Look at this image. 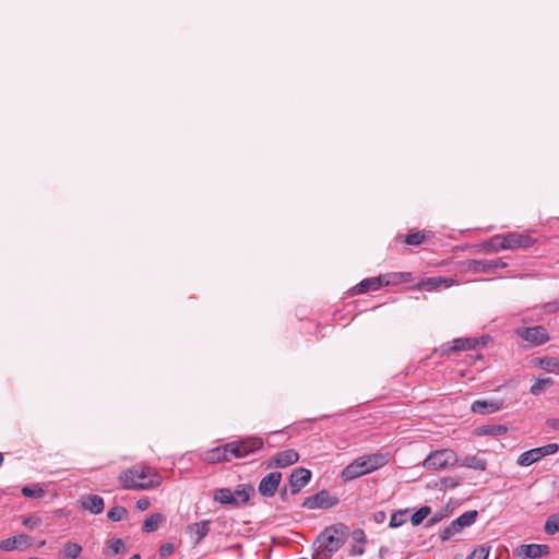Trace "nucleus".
<instances>
[{"label": "nucleus", "mask_w": 559, "mask_h": 559, "mask_svg": "<svg viewBox=\"0 0 559 559\" xmlns=\"http://www.w3.org/2000/svg\"><path fill=\"white\" fill-rule=\"evenodd\" d=\"M81 507L93 514H99L104 511V499L98 495H85L80 499Z\"/></svg>", "instance_id": "dca6fc26"}, {"label": "nucleus", "mask_w": 559, "mask_h": 559, "mask_svg": "<svg viewBox=\"0 0 559 559\" xmlns=\"http://www.w3.org/2000/svg\"><path fill=\"white\" fill-rule=\"evenodd\" d=\"M439 283H440V287H445V288H449V287H452L454 285L457 284V282L452 278V277H442V276H439Z\"/></svg>", "instance_id": "de8ad7c7"}, {"label": "nucleus", "mask_w": 559, "mask_h": 559, "mask_svg": "<svg viewBox=\"0 0 559 559\" xmlns=\"http://www.w3.org/2000/svg\"><path fill=\"white\" fill-rule=\"evenodd\" d=\"M431 509L430 507H421L419 510H417L411 518L412 524L414 526H417L421 524V522L430 514Z\"/></svg>", "instance_id": "e433bc0d"}, {"label": "nucleus", "mask_w": 559, "mask_h": 559, "mask_svg": "<svg viewBox=\"0 0 559 559\" xmlns=\"http://www.w3.org/2000/svg\"><path fill=\"white\" fill-rule=\"evenodd\" d=\"M22 493L27 498H43L45 496V490L40 486H25L22 488Z\"/></svg>", "instance_id": "4c0bfd02"}, {"label": "nucleus", "mask_w": 559, "mask_h": 559, "mask_svg": "<svg viewBox=\"0 0 559 559\" xmlns=\"http://www.w3.org/2000/svg\"><path fill=\"white\" fill-rule=\"evenodd\" d=\"M538 461H539V459L536 454V451H534V449L523 452L518 457V464L521 466H530L533 463L538 462Z\"/></svg>", "instance_id": "473e14b6"}, {"label": "nucleus", "mask_w": 559, "mask_h": 559, "mask_svg": "<svg viewBox=\"0 0 559 559\" xmlns=\"http://www.w3.org/2000/svg\"><path fill=\"white\" fill-rule=\"evenodd\" d=\"M311 479V472L304 467H298L293 471L289 477L292 493H298Z\"/></svg>", "instance_id": "4468645a"}, {"label": "nucleus", "mask_w": 559, "mask_h": 559, "mask_svg": "<svg viewBox=\"0 0 559 559\" xmlns=\"http://www.w3.org/2000/svg\"><path fill=\"white\" fill-rule=\"evenodd\" d=\"M417 289H426L428 292L440 288L439 276L423 278L416 286Z\"/></svg>", "instance_id": "7c9ffc66"}, {"label": "nucleus", "mask_w": 559, "mask_h": 559, "mask_svg": "<svg viewBox=\"0 0 559 559\" xmlns=\"http://www.w3.org/2000/svg\"><path fill=\"white\" fill-rule=\"evenodd\" d=\"M546 312L552 313L559 310V299L545 305Z\"/></svg>", "instance_id": "3c124183"}, {"label": "nucleus", "mask_w": 559, "mask_h": 559, "mask_svg": "<svg viewBox=\"0 0 559 559\" xmlns=\"http://www.w3.org/2000/svg\"><path fill=\"white\" fill-rule=\"evenodd\" d=\"M164 520H165V518L163 514L153 513L145 519V521L143 522L142 530L145 533L155 532L159 527V525L163 523Z\"/></svg>", "instance_id": "a878e982"}, {"label": "nucleus", "mask_w": 559, "mask_h": 559, "mask_svg": "<svg viewBox=\"0 0 559 559\" xmlns=\"http://www.w3.org/2000/svg\"><path fill=\"white\" fill-rule=\"evenodd\" d=\"M151 506V502L148 500V498H141L136 501V508L140 510V511H145L150 508Z\"/></svg>", "instance_id": "8fccbe9b"}, {"label": "nucleus", "mask_w": 559, "mask_h": 559, "mask_svg": "<svg viewBox=\"0 0 559 559\" xmlns=\"http://www.w3.org/2000/svg\"><path fill=\"white\" fill-rule=\"evenodd\" d=\"M127 515H128L127 509L121 506H116V507L111 508L107 513V518L112 522L121 521V520L126 519Z\"/></svg>", "instance_id": "f704fd0d"}, {"label": "nucleus", "mask_w": 559, "mask_h": 559, "mask_svg": "<svg viewBox=\"0 0 559 559\" xmlns=\"http://www.w3.org/2000/svg\"><path fill=\"white\" fill-rule=\"evenodd\" d=\"M373 518L376 522L381 523L385 520V513L383 511L377 512Z\"/></svg>", "instance_id": "5fc2aeb1"}, {"label": "nucleus", "mask_w": 559, "mask_h": 559, "mask_svg": "<svg viewBox=\"0 0 559 559\" xmlns=\"http://www.w3.org/2000/svg\"><path fill=\"white\" fill-rule=\"evenodd\" d=\"M353 539L355 544L353 545L349 554L352 556H361L365 554V544H366V535L362 530H355L353 532Z\"/></svg>", "instance_id": "b1692460"}, {"label": "nucleus", "mask_w": 559, "mask_h": 559, "mask_svg": "<svg viewBox=\"0 0 559 559\" xmlns=\"http://www.w3.org/2000/svg\"><path fill=\"white\" fill-rule=\"evenodd\" d=\"M547 425L554 430H559V419L552 418L547 421Z\"/></svg>", "instance_id": "864d4df0"}, {"label": "nucleus", "mask_w": 559, "mask_h": 559, "mask_svg": "<svg viewBox=\"0 0 559 559\" xmlns=\"http://www.w3.org/2000/svg\"><path fill=\"white\" fill-rule=\"evenodd\" d=\"M456 465L484 472L487 468V461L478 455H466L462 459L459 457Z\"/></svg>", "instance_id": "6ab92c4d"}, {"label": "nucleus", "mask_w": 559, "mask_h": 559, "mask_svg": "<svg viewBox=\"0 0 559 559\" xmlns=\"http://www.w3.org/2000/svg\"><path fill=\"white\" fill-rule=\"evenodd\" d=\"M425 238H426L425 234H423L421 231H416V233L408 234L405 237V242L409 246H419L420 243L424 242Z\"/></svg>", "instance_id": "a19ab883"}, {"label": "nucleus", "mask_w": 559, "mask_h": 559, "mask_svg": "<svg viewBox=\"0 0 559 559\" xmlns=\"http://www.w3.org/2000/svg\"><path fill=\"white\" fill-rule=\"evenodd\" d=\"M390 461L388 453H371L357 457L341 473L344 480H352L362 475L374 472L386 465Z\"/></svg>", "instance_id": "7ed1b4c3"}, {"label": "nucleus", "mask_w": 559, "mask_h": 559, "mask_svg": "<svg viewBox=\"0 0 559 559\" xmlns=\"http://www.w3.org/2000/svg\"><path fill=\"white\" fill-rule=\"evenodd\" d=\"M41 521L39 518L31 516L23 520V524L29 528H36L40 525Z\"/></svg>", "instance_id": "49530a36"}, {"label": "nucleus", "mask_w": 559, "mask_h": 559, "mask_svg": "<svg viewBox=\"0 0 559 559\" xmlns=\"http://www.w3.org/2000/svg\"><path fill=\"white\" fill-rule=\"evenodd\" d=\"M459 463L457 454L451 449L432 451L424 461L423 467L428 471H442Z\"/></svg>", "instance_id": "20e7f679"}, {"label": "nucleus", "mask_w": 559, "mask_h": 559, "mask_svg": "<svg viewBox=\"0 0 559 559\" xmlns=\"http://www.w3.org/2000/svg\"><path fill=\"white\" fill-rule=\"evenodd\" d=\"M383 285H385V281H383L382 276H378V277H371V278L361 281L356 286L355 289H356V293L364 294L369 290H378Z\"/></svg>", "instance_id": "aec40b11"}, {"label": "nucleus", "mask_w": 559, "mask_h": 559, "mask_svg": "<svg viewBox=\"0 0 559 559\" xmlns=\"http://www.w3.org/2000/svg\"><path fill=\"white\" fill-rule=\"evenodd\" d=\"M489 555V549L481 546L476 548L466 559H487Z\"/></svg>", "instance_id": "37998d69"}, {"label": "nucleus", "mask_w": 559, "mask_h": 559, "mask_svg": "<svg viewBox=\"0 0 559 559\" xmlns=\"http://www.w3.org/2000/svg\"><path fill=\"white\" fill-rule=\"evenodd\" d=\"M460 530L456 527L454 521L450 524V526L445 527L442 532H441V538L443 540L445 539H449L450 537H452L454 534L459 533Z\"/></svg>", "instance_id": "a18cd8bd"}, {"label": "nucleus", "mask_w": 559, "mask_h": 559, "mask_svg": "<svg viewBox=\"0 0 559 559\" xmlns=\"http://www.w3.org/2000/svg\"><path fill=\"white\" fill-rule=\"evenodd\" d=\"M130 559H141L140 555H133Z\"/></svg>", "instance_id": "6e6d98bb"}, {"label": "nucleus", "mask_w": 559, "mask_h": 559, "mask_svg": "<svg viewBox=\"0 0 559 559\" xmlns=\"http://www.w3.org/2000/svg\"><path fill=\"white\" fill-rule=\"evenodd\" d=\"M82 552V547L78 543L68 542L63 545L62 555L68 559H78Z\"/></svg>", "instance_id": "c85d7f7f"}, {"label": "nucleus", "mask_w": 559, "mask_h": 559, "mask_svg": "<svg viewBox=\"0 0 559 559\" xmlns=\"http://www.w3.org/2000/svg\"><path fill=\"white\" fill-rule=\"evenodd\" d=\"M411 276L412 274L407 272L392 273L390 275L391 278L385 281V285L408 282L411 280Z\"/></svg>", "instance_id": "58836bf2"}, {"label": "nucleus", "mask_w": 559, "mask_h": 559, "mask_svg": "<svg viewBox=\"0 0 559 559\" xmlns=\"http://www.w3.org/2000/svg\"><path fill=\"white\" fill-rule=\"evenodd\" d=\"M533 364L547 372H559V359L556 357L535 358Z\"/></svg>", "instance_id": "5701e85b"}, {"label": "nucleus", "mask_w": 559, "mask_h": 559, "mask_svg": "<svg viewBox=\"0 0 559 559\" xmlns=\"http://www.w3.org/2000/svg\"><path fill=\"white\" fill-rule=\"evenodd\" d=\"M491 261V265H492V272L496 270V269H503V267H507V263L503 262L501 259H497V260H490Z\"/></svg>", "instance_id": "603ef678"}, {"label": "nucleus", "mask_w": 559, "mask_h": 559, "mask_svg": "<svg viewBox=\"0 0 559 559\" xmlns=\"http://www.w3.org/2000/svg\"><path fill=\"white\" fill-rule=\"evenodd\" d=\"M282 481L280 472H272L265 475L259 484V492L263 497H273Z\"/></svg>", "instance_id": "f8f14e48"}, {"label": "nucleus", "mask_w": 559, "mask_h": 559, "mask_svg": "<svg viewBox=\"0 0 559 559\" xmlns=\"http://www.w3.org/2000/svg\"><path fill=\"white\" fill-rule=\"evenodd\" d=\"M214 500L222 504L239 507L238 499L229 488H219L214 493Z\"/></svg>", "instance_id": "4be33fe9"}, {"label": "nucleus", "mask_w": 559, "mask_h": 559, "mask_svg": "<svg viewBox=\"0 0 559 559\" xmlns=\"http://www.w3.org/2000/svg\"><path fill=\"white\" fill-rule=\"evenodd\" d=\"M174 551V545L173 544H164L159 548V555L160 557H168Z\"/></svg>", "instance_id": "09e8293b"}, {"label": "nucleus", "mask_w": 559, "mask_h": 559, "mask_svg": "<svg viewBox=\"0 0 559 559\" xmlns=\"http://www.w3.org/2000/svg\"><path fill=\"white\" fill-rule=\"evenodd\" d=\"M107 546L114 555L120 554L124 550V543L121 538L108 540Z\"/></svg>", "instance_id": "79ce46f5"}, {"label": "nucleus", "mask_w": 559, "mask_h": 559, "mask_svg": "<svg viewBox=\"0 0 559 559\" xmlns=\"http://www.w3.org/2000/svg\"><path fill=\"white\" fill-rule=\"evenodd\" d=\"M210 521H201L188 525L187 533L194 545H198L210 532Z\"/></svg>", "instance_id": "2eb2a0df"}, {"label": "nucleus", "mask_w": 559, "mask_h": 559, "mask_svg": "<svg viewBox=\"0 0 559 559\" xmlns=\"http://www.w3.org/2000/svg\"><path fill=\"white\" fill-rule=\"evenodd\" d=\"M233 492L238 499L239 506H241L249 501L251 495L254 492V488L251 485L241 484Z\"/></svg>", "instance_id": "bb28decb"}, {"label": "nucleus", "mask_w": 559, "mask_h": 559, "mask_svg": "<svg viewBox=\"0 0 559 559\" xmlns=\"http://www.w3.org/2000/svg\"><path fill=\"white\" fill-rule=\"evenodd\" d=\"M477 518L476 511H468L460 515L456 520H454V523L456 527L461 531L465 526H469L475 522Z\"/></svg>", "instance_id": "c756f323"}, {"label": "nucleus", "mask_w": 559, "mask_h": 559, "mask_svg": "<svg viewBox=\"0 0 559 559\" xmlns=\"http://www.w3.org/2000/svg\"><path fill=\"white\" fill-rule=\"evenodd\" d=\"M516 335H519L524 341L528 342L534 346H539L549 341V335L547 330L542 325H536L532 328H519L515 331Z\"/></svg>", "instance_id": "423d86ee"}, {"label": "nucleus", "mask_w": 559, "mask_h": 559, "mask_svg": "<svg viewBox=\"0 0 559 559\" xmlns=\"http://www.w3.org/2000/svg\"><path fill=\"white\" fill-rule=\"evenodd\" d=\"M32 545V537L26 534H21L2 540L0 543V548L5 551H12L15 549L25 550Z\"/></svg>", "instance_id": "ddd939ff"}, {"label": "nucleus", "mask_w": 559, "mask_h": 559, "mask_svg": "<svg viewBox=\"0 0 559 559\" xmlns=\"http://www.w3.org/2000/svg\"><path fill=\"white\" fill-rule=\"evenodd\" d=\"M347 530V526L342 523L326 527L317 537L313 559H329L332 557L344 545Z\"/></svg>", "instance_id": "f03ea898"}, {"label": "nucleus", "mask_w": 559, "mask_h": 559, "mask_svg": "<svg viewBox=\"0 0 559 559\" xmlns=\"http://www.w3.org/2000/svg\"><path fill=\"white\" fill-rule=\"evenodd\" d=\"M479 344L476 337H459L442 347L444 355L450 356L453 353L475 349Z\"/></svg>", "instance_id": "9d476101"}, {"label": "nucleus", "mask_w": 559, "mask_h": 559, "mask_svg": "<svg viewBox=\"0 0 559 559\" xmlns=\"http://www.w3.org/2000/svg\"><path fill=\"white\" fill-rule=\"evenodd\" d=\"M502 238L506 250L527 249L535 243V240L525 233L510 231L502 234Z\"/></svg>", "instance_id": "0eeeda50"}, {"label": "nucleus", "mask_w": 559, "mask_h": 559, "mask_svg": "<svg viewBox=\"0 0 559 559\" xmlns=\"http://www.w3.org/2000/svg\"><path fill=\"white\" fill-rule=\"evenodd\" d=\"M538 459L540 460L544 456L555 454L559 451V445L557 443H548L546 445L534 448Z\"/></svg>", "instance_id": "c9c22d12"}, {"label": "nucleus", "mask_w": 559, "mask_h": 559, "mask_svg": "<svg viewBox=\"0 0 559 559\" xmlns=\"http://www.w3.org/2000/svg\"><path fill=\"white\" fill-rule=\"evenodd\" d=\"M549 547L547 545L528 544L520 545L513 550V556L516 559H536L549 554Z\"/></svg>", "instance_id": "1a4fd4ad"}, {"label": "nucleus", "mask_w": 559, "mask_h": 559, "mask_svg": "<svg viewBox=\"0 0 559 559\" xmlns=\"http://www.w3.org/2000/svg\"><path fill=\"white\" fill-rule=\"evenodd\" d=\"M467 270L474 273H492L490 260H469L466 262Z\"/></svg>", "instance_id": "393cba45"}, {"label": "nucleus", "mask_w": 559, "mask_h": 559, "mask_svg": "<svg viewBox=\"0 0 559 559\" xmlns=\"http://www.w3.org/2000/svg\"><path fill=\"white\" fill-rule=\"evenodd\" d=\"M118 480L123 489L148 490L157 488L162 484V476L153 467L134 465L121 472Z\"/></svg>", "instance_id": "f257e3e1"}, {"label": "nucleus", "mask_w": 559, "mask_h": 559, "mask_svg": "<svg viewBox=\"0 0 559 559\" xmlns=\"http://www.w3.org/2000/svg\"><path fill=\"white\" fill-rule=\"evenodd\" d=\"M502 406L498 401L477 400L472 404V411L476 414H491L499 411Z\"/></svg>", "instance_id": "a211bd4d"}, {"label": "nucleus", "mask_w": 559, "mask_h": 559, "mask_svg": "<svg viewBox=\"0 0 559 559\" xmlns=\"http://www.w3.org/2000/svg\"><path fill=\"white\" fill-rule=\"evenodd\" d=\"M479 247L486 253H495L504 249L502 235H496L488 240L483 241Z\"/></svg>", "instance_id": "412c9836"}, {"label": "nucleus", "mask_w": 559, "mask_h": 559, "mask_svg": "<svg viewBox=\"0 0 559 559\" xmlns=\"http://www.w3.org/2000/svg\"><path fill=\"white\" fill-rule=\"evenodd\" d=\"M441 484L445 488H455L461 484V478L456 476H448L441 479Z\"/></svg>", "instance_id": "c03bdc74"}, {"label": "nucleus", "mask_w": 559, "mask_h": 559, "mask_svg": "<svg viewBox=\"0 0 559 559\" xmlns=\"http://www.w3.org/2000/svg\"><path fill=\"white\" fill-rule=\"evenodd\" d=\"M231 459H234V455L230 453L229 442L209 451L206 454V460L210 463L229 462Z\"/></svg>", "instance_id": "f3484780"}, {"label": "nucleus", "mask_w": 559, "mask_h": 559, "mask_svg": "<svg viewBox=\"0 0 559 559\" xmlns=\"http://www.w3.org/2000/svg\"><path fill=\"white\" fill-rule=\"evenodd\" d=\"M230 453L234 455V459H245L250 454H253L260 451L264 441L260 437H247L240 440L229 442Z\"/></svg>", "instance_id": "39448f33"}, {"label": "nucleus", "mask_w": 559, "mask_h": 559, "mask_svg": "<svg viewBox=\"0 0 559 559\" xmlns=\"http://www.w3.org/2000/svg\"><path fill=\"white\" fill-rule=\"evenodd\" d=\"M507 432V427L502 425H487L476 429L478 436H502Z\"/></svg>", "instance_id": "cd10ccee"}, {"label": "nucleus", "mask_w": 559, "mask_h": 559, "mask_svg": "<svg viewBox=\"0 0 559 559\" xmlns=\"http://www.w3.org/2000/svg\"><path fill=\"white\" fill-rule=\"evenodd\" d=\"M407 518V511H397L392 514L390 519V526L391 527H399L403 525L406 522Z\"/></svg>", "instance_id": "ea45409f"}, {"label": "nucleus", "mask_w": 559, "mask_h": 559, "mask_svg": "<svg viewBox=\"0 0 559 559\" xmlns=\"http://www.w3.org/2000/svg\"><path fill=\"white\" fill-rule=\"evenodd\" d=\"M554 384V380L551 378L538 379L530 389V392L533 395L542 394L548 386Z\"/></svg>", "instance_id": "2f4dec72"}, {"label": "nucleus", "mask_w": 559, "mask_h": 559, "mask_svg": "<svg viewBox=\"0 0 559 559\" xmlns=\"http://www.w3.org/2000/svg\"><path fill=\"white\" fill-rule=\"evenodd\" d=\"M337 503V498L331 496L328 491L321 490L318 493L305 499L302 507L309 510L329 509Z\"/></svg>", "instance_id": "6e6552de"}, {"label": "nucleus", "mask_w": 559, "mask_h": 559, "mask_svg": "<svg viewBox=\"0 0 559 559\" xmlns=\"http://www.w3.org/2000/svg\"><path fill=\"white\" fill-rule=\"evenodd\" d=\"M298 460V452L294 449H287L274 454L267 462V467L285 468L297 463Z\"/></svg>", "instance_id": "9b49d317"}, {"label": "nucleus", "mask_w": 559, "mask_h": 559, "mask_svg": "<svg viewBox=\"0 0 559 559\" xmlns=\"http://www.w3.org/2000/svg\"><path fill=\"white\" fill-rule=\"evenodd\" d=\"M544 528L548 535L559 533V513L550 515L546 520Z\"/></svg>", "instance_id": "72a5a7b5"}]
</instances>
